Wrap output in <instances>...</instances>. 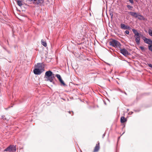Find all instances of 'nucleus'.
<instances>
[{"mask_svg": "<svg viewBox=\"0 0 152 152\" xmlns=\"http://www.w3.org/2000/svg\"><path fill=\"white\" fill-rule=\"evenodd\" d=\"M55 75L53 72L50 70L47 71L45 74L44 78H47V80H45L46 81H50V82L54 83L53 79L55 78Z\"/></svg>", "mask_w": 152, "mask_h": 152, "instance_id": "nucleus-1", "label": "nucleus"}, {"mask_svg": "<svg viewBox=\"0 0 152 152\" xmlns=\"http://www.w3.org/2000/svg\"><path fill=\"white\" fill-rule=\"evenodd\" d=\"M35 67L36 68L33 70L34 73L35 75H40L44 71V66L42 64H37Z\"/></svg>", "mask_w": 152, "mask_h": 152, "instance_id": "nucleus-2", "label": "nucleus"}, {"mask_svg": "<svg viewBox=\"0 0 152 152\" xmlns=\"http://www.w3.org/2000/svg\"><path fill=\"white\" fill-rule=\"evenodd\" d=\"M109 43L110 45L115 48H120L121 44L120 43L116 40L111 39H110Z\"/></svg>", "mask_w": 152, "mask_h": 152, "instance_id": "nucleus-3", "label": "nucleus"}, {"mask_svg": "<svg viewBox=\"0 0 152 152\" xmlns=\"http://www.w3.org/2000/svg\"><path fill=\"white\" fill-rule=\"evenodd\" d=\"M132 31L134 34V37L135 38L136 42L137 45H139L140 44V34L135 29H132Z\"/></svg>", "mask_w": 152, "mask_h": 152, "instance_id": "nucleus-4", "label": "nucleus"}, {"mask_svg": "<svg viewBox=\"0 0 152 152\" xmlns=\"http://www.w3.org/2000/svg\"><path fill=\"white\" fill-rule=\"evenodd\" d=\"M16 146L14 145H10L4 150L5 151L14 152L16 151Z\"/></svg>", "mask_w": 152, "mask_h": 152, "instance_id": "nucleus-5", "label": "nucleus"}, {"mask_svg": "<svg viewBox=\"0 0 152 152\" xmlns=\"http://www.w3.org/2000/svg\"><path fill=\"white\" fill-rule=\"evenodd\" d=\"M120 52L124 56H126L128 55V51L125 48L121 49L120 47Z\"/></svg>", "mask_w": 152, "mask_h": 152, "instance_id": "nucleus-6", "label": "nucleus"}, {"mask_svg": "<svg viewBox=\"0 0 152 152\" xmlns=\"http://www.w3.org/2000/svg\"><path fill=\"white\" fill-rule=\"evenodd\" d=\"M142 38L145 43L149 45L152 44V41L150 39H148L145 37H143Z\"/></svg>", "mask_w": 152, "mask_h": 152, "instance_id": "nucleus-7", "label": "nucleus"}, {"mask_svg": "<svg viewBox=\"0 0 152 152\" xmlns=\"http://www.w3.org/2000/svg\"><path fill=\"white\" fill-rule=\"evenodd\" d=\"M121 28L124 29H127L128 30H130L131 28L130 26L127 25H125V24H121Z\"/></svg>", "mask_w": 152, "mask_h": 152, "instance_id": "nucleus-8", "label": "nucleus"}, {"mask_svg": "<svg viewBox=\"0 0 152 152\" xmlns=\"http://www.w3.org/2000/svg\"><path fill=\"white\" fill-rule=\"evenodd\" d=\"M100 149L99 143H97L94 148L93 152H97Z\"/></svg>", "mask_w": 152, "mask_h": 152, "instance_id": "nucleus-9", "label": "nucleus"}, {"mask_svg": "<svg viewBox=\"0 0 152 152\" xmlns=\"http://www.w3.org/2000/svg\"><path fill=\"white\" fill-rule=\"evenodd\" d=\"M34 2V4L36 5H40L43 2V0H35Z\"/></svg>", "mask_w": 152, "mask_h": 152, "instance_id": "nucleus-10", "label": "nucleus"}, {"mask_svg": "<svg viewBox=\"0 0 152 152\" xmlns=\"http://www.w3.org/2000/svg\"><path fill=\"white\" fill-rule=\"evenodd\" d=\"M129 14L132 16L135 17L136 18H137V15L138 14L136 12H129Z\"/></svg>", "mask_w": 152, "mask_h": 152, "instance_id": "nucleus-11", "label": "nucleus"}, {"mask_svg": "<svg viewBox=\"0 0 152 152\" xmlns=\"http://www.w3.org/2000/svg\"><path fill=\"white\" fill-rule=\"evenodd\" d=\"M126 121V119L124 117H122L121 118V123H124Z\"/></svg>", "mask_w": 152, "mask_h": 152, "instance_id": "nucleus-12", "label": "nucleus"}, {"mask_svg": "<svg viewBox=\"0 0 152 152\" xmlns=\"http://www.w3.org/2000/svg\"><path fill=\"white\" fill-rule=\"evenodd\" d=\"M137 16V18L139 19L140 20H144V17L142 15L138 14Z\"/></svg>", "mask_w": 152, "mask_h": 152, "instance_id": "nucleus-13", "label": "nucleus"}, {"mask_svg": "<svg viewBox=\"0 0 152 152\" xmlns=\"http://www.w3.org/2000/svg\"><path fill=\"white\" fill-rule=\"evenodd\" d=\"M41 44L44 46L46 47L47 45V43L46 42L44 41L42 39L41 41Z\"/></svg>", "mask_w": 152, "mask_h": 152, "instance_id": "nucleus-14", "label": "nucleus"}, {"mask_svg": "<svg viewBox=\"0 0 152 152\" xmlns=\"http://www.w3.org/2000/svg\"><path fill=\"white\" fill-rule=\"evenodd\" d=\"M17 3L18 5L20 7H21L22 5V2L20 0H18L17 1Z\"/></svg>", "mask_w": 152, "mask_h": 152, "instance_id": "nucleus-15", "label": "nucleus"}, {"mask_svg": "<svg viewBox=\"0 0 152 152\" xmlns=\"http://www.w3.org/2000/svg\"><path fill=\"white\" fill-rule=\"evenodd\" d=\"M148 33L149 35L152 37V30L151 29H149L148 30Z\"/></svg>", "mask_w": 152, "mask_h": 152, "instance_id": "nucleus-16", "label": "nucleus"}, {"mask_svg": "<svg viewBox=\"0 0 152 152\" xmlns=\"http://www.w3.org/2000/svg\"><path fill=\"white\" fill-rule=\"evenodd\" d=\"M60 83L62 84L64 86L65 85V84L64 82L62 79L59 80Z\"/></svg>", "mask_w": 152, "mask_h": 152, "instance_id": "nucleus-17", "label": "nucleus"}, {"mask_svg": "<svg viewBox=\"0 0 152 152\" xmlns=\"http://www.w3.org/2000/svg\"><path fill=\"white\" fill-rule=\"evenodd\" d=\"M56 76L58 78L59 80L61 79L60 75L59 74H57Z\"/></svg>", "mask_w": 152, "mask_h": 152, "instance_id": "nucleus-18", "label": "nucleus"}, {"mask_svg": "<svg viewBox=\"0 0 152 152\" xmlns=\"http://www.w3.org/2000/svg\"><path fill=\"white\" fill-rule=\"evenodd\" d=\"M35 0H27V1L28 3H30L31 2H32L34 4V2L35 1Z\"/></svg>", "mask_w": 152, "mask_h": 152, "instance_id": "nucleus-19", "label": "nucleus"}, {"mask_svg": "<svg viewBox=\"0 0 152 152\" xmlns=\"http://www.w3.org/2000/svg\"><path fill=\"white\" fill-rule=\"evenodd\" d=\"M148 49L149 50L152 52V45H150L148 46Z\"/></svg>", "mask_w": 152, "mask_h": 152, "instance_id": "nucleus-20", "label": "nucleus"}, {"mask_svg": "<svg viewBox=\"0 0 152 152\" xmlns=\"http://www.w3.org/2000/svg\"><path fill=\"white\" fill-rule=\"evenodd\" d=\"M1 118L3 120H7L6 118H5V116L4 115H2L1 116Z\"/></svg>", "mask_w": 152, "mask_h": 152, "instance_id": "nucleus-21", "label": "nucleus"}, {"mask_svg": "<svg viewBox=\"0 0 152 152\" xmlns=\"http://www.w3.org/2000/svg\"><path fill=\"white\" fill-rule=\"evenodd\" d=\"M127 7L128 8H129V9H130V8H132V7L130 5H127Z\"/></svg>", "mask_w": 152, "mask_h": 152, "instance_id": "nucleus-22", "label": "nucleus"}, {"mask_svg": "<svg viewBox=\"0 0 152 152\" xmlns=\"http://www.w3.org/2000/svg\"><path fill=\"white\" fill-rule=\"evenodd\" d=\"M148 65L149 67H151L152 69V64H148Z\"/></svg>", "mask_w": 152, "mask_h": 152, "instance_id": "nucleus-23", "label": "nucleus"}, {"mask_svg": "<svg viewBox=\"0 0 152 152\" xmlns=\"http://www.w3.org/2000/svg\"><path fill=\"white\" fill-rule=\"evenodd\" d=\"M125 33L126 34H129V31H128L126 30L125 31Z\"/></svg>", "mask_w": 152, "mask_h": 152, "instance_id": "nucleus-24", "label": "nucleus"}, {"mask_svg": "<svg viewBox=\"0 0 152 152\" xmlns=\"http://www.w3.org/2000/svg\"><path fill=\"white\" fill-rule=\"evenodd\" d=\"M129 0V2H130L131 3H132V4L133 3V0Z\"/></svg>", "mask_w": 152, "mask_h": 152, "instance_id": "nucleus-25", "label": "nucleus"}, {"mask_svg": "<svg viewBox=\"0 0 152 152\" xmlns=\"http://www.w3.org/2000/svg\"><path fill=\"white\" fill-rule=\"evenodd\" d=\"M140 48L142 50H143L144 49V48L142 47H140Z\"/></svg>", "mask_w": 152, "mask_h": 152, "instance_id": "nucleus-26", "label": "nucleus"}, {"mask_svg": "<svg viewBox=\"0 0 152 152\" xmlns=\"http://www.w3.org/2000/svg\"><path fill=\"white\" fill-rule=\"evenodd\" d=\"M125 94L126 95H127V94L126 92H125Z\"/></svg>", "mask_w": 152, "mask_h": 152, "instance_id": "nucleus-27", "label": "nucleus"}, {"mask_svg": "<svg viewBox=\"0 0 152 152\" xmlns=\"http://www.w3.org/2000/svg\"><path fill=\"white\" fill-rule=\"evenodd\" d=\"M104 135H105L104 134L103 135V136H104Z\"/></svg>", "mask_w": 152, "mask_h": 152, "instance_id": "nucleus-28", "label": "nucleus"}, {"mask_svg": "<svg viewBox=\"0 0 152 152\" xmlns=\"http://www.w3.org/2000/svg\"><path fill=\"white\" fill-rule=\"evenodd\" d=\"M70 112H70V111H69V113H70Z\"/></svg>", "mask_w": 152, "mask_h": 152, "instance_id": "nucleus-29", "label": "nucleus"}]
</instances>
